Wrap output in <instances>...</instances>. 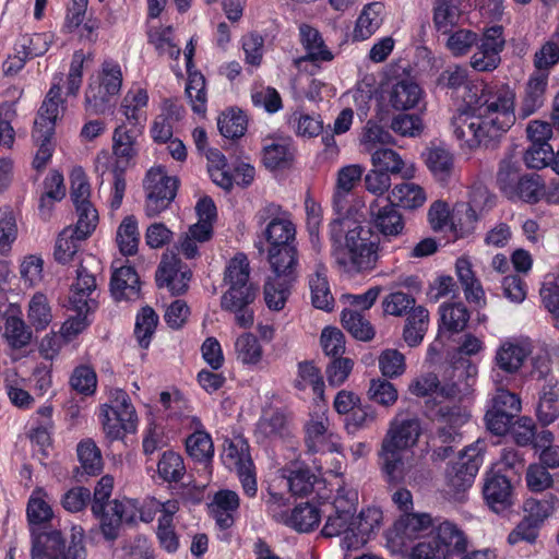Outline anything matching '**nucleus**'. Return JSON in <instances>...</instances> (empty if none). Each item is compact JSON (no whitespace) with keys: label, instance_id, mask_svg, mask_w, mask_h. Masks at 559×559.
Returning a JSON list of instances; mask_svg holds the SVG:
<instances>
[{"label":"nucleus","instance_id":"f704fd0d","mask_svg":"<svg viewBox=\"0 0 559 559\" xmlns=\"http://www.w3.org/2000/svg\"><path fill=\"white\" fill-rule=\"evenodd\" d=\"M3 337L11 349L22 350L31 344L33 333L23 319L11 314L4 320Z\"/></svg>","mask_w":559,"mask_h":559},{"label":"nucleus","instance_id":"6e6552de","mask_svg":"<svg viewBox=\"0 0 559 559\" xmlns=\"http://www.w3.org/2000/svg\"><path fill=\"white\" fill-rule=\"evenodd\" d=\"M467 539L452 522L442 521L412 549V559H452L466 551Z\"/></svg>","mask_w":559,"mask_h":559},{"label":"nucleus","instance_id":"0e129e2a","mask_svg":"<svg viewBox=\"0 0 559 559\" xmlns=\"http://www.w3.org/2000/svg\"><path fill=\"white\" fill-rule=\"evenodd\" d=\"M393 143V136L378 122L369 120L362 131L361 144L369 153L376 148L384 147L386 144Z\"/></svg>","mask_w":559,"mask_h":559},{"label":"nucleus","instance_id":"0eeeda50","mask_svg":"<svg viewBox=\"0 0 559 559\" xmlns=\"http://www.w3.org/2000/svg\"><path fill=\"white\" fill-rule=\"evenodd\" d=\"M477 366L468 359H460L451 367V379L449 382L440 385L439 379L435 373H428L416 379L411 385L409 391L417 396H427L438 392L448 399H461L469 393L476 381Z\"/></svg>","mask_w":559,"mask_h":559},{"label":"nucleus","instance_id":"338daca9","mask_svg":"<svg viewBox=\"0 0 559 559\" xmlns=\"http://www.w3.org/2000/svg\"><path fill=\"white\" fill-rule=\"evenodd\" d=\"M235 348L237 357L242 364L254 365L261 359L262 348L253 334L240 335L235 343Z\"/></svg>","mask_w":559,"mask_h":559},{"label":"nucleus","instance_id":"6ab92c4d","mask_svg":"<svg viewBox=\"0 0 559 559\" xmlns=\"http://www.w3.org/2000/svg\"><path fill=\"white\" fill-rule=\"evenodd\" d=\"M528 356V350L521 344L506 341L500 344L493 357V367L491 371L492 380L496 384H502L503 379L500 372L512 376L523 366Z\"/></svg>","mask_w":559,"mask_h":559},{"label":"nucleus","instance_id":"e433bc0d","mask_svg":"<svg viewBox=\"0 0 559 559\" xmlns=\"http://www.w3.org/2000/svg\"><path fill=\"white\" fill-rule=\"evenodd\" d=\"M300 40L307 50V59L310 61H331L332 52L324 45V40L318 29L307 24L299 27Z\"/></svg>","mask_w":559,"mask_h":559},{"label":"nucleus","instance_id":"79ce46f5","mask_svg":"<svg viewBox=\"0 0 559 559\" xmlns=\"http://www.w3.org/2000/svg\"><path fill=\"white\" fill-rule=\"evenodd\" d=\"M341 321L343 328L358 341L369 342L374 337V328L370 321L357 310L344 309L342 311Z\"/></svg>","mask_w":559,"mask_h":559},{"label":"nucleus","instance_id":"72a5a7b5","mask_svg":"<svg viewBox=\"0 0 559 559\" xmlns=\"http://www.w3.org/2000/svg\"><path fill=\"white\" fill-rule=\"evenodd\" d=\"M455 271L466 300L479 304L484 299L485 293L472 270L471 261L465 257L459 258L455 263Z\"/></svg>","mask_w":559,"mask_h":559},{"label":"nucleus","instance_id":"473e14b6","mask_svg":"<svg viewBox=\"0 0 559 559\" xmlns=\"http://www.w3.org/2000/svg\"><path fill=\"white\" fill-rule=\"evenodd\" d=\"M305 442L311 453H325L337 451V444L332 440V435L328 433L325 424L321 420H310L306 427Z\"/></svg>","mask_w":559,"mask_h":559},{"label":"nucleus","instance_id":"c756f323","mask_svg":"<svg viewBox=\"0 0 559 559\" xmlns=\"http://www.w3.org/2000/svg\"><path fill=\"white\" fill-rule=\"evenodd\" d=\"M384 4L379 1L366 4L354 28V38L365 40L372 36L383 23Z\"/></svg>","mask_w":559,"mask_h":559},{"label":"nucleus","instance_id":"13d9d810","mask_svg":"<svg viewBox=\"0 0 559 559\" xmlns=\"http://www.w3.org/2000/svg\"><path fill=\"white\" fill-rule=\"evenodd\" d=\"M521 177V163L519 159H513V156L501 159L497 173V185L506 197L509 193H514L513 187H515Z\"/></svg>","mask_w":559,"mask_h":559},{"label":"nucleus","instance_id":"09e8293b","mask_svg":"<svg viewBox=\"0 0 559 559\" xmlns=\"http://www.w3.org/2000/svg\"><path fill=\"white\" fill-rule=\"evenodd\" d=\"M140 233L138 221L133 215L126 216L117 230V242L123 255H134L138 252Z\"/></svg>","mask_w":559,"mask_h":559},{"label":"nucleus","instance_id":"4d7b16f0","mask_svg":"<svg viewBox=\"0 0 559 559\" xmlns=\"http://www.w3.org/2000/svg\"><path fill=\"white\" fill-rule=\"evenodd\" d=\"M27 318L36 331L45 330L52 320L51 308L46 295L36 293L28 304Z\"/></svg>","mask_w":559,"mask_h":559},{"label":"nucleus","instance_id":"2f4dec72","mask_svg":"<svg viewBox=\"0 0 559 559\" xmlns=\"http://www.w3.org/2000/svg\"><path fill=\"white\" fill-rule=\"evenodd\" d=\"M514 193H509V200H521L528 204L538 203L545 194V182L543 178L535 173L524 174L513 187Z\"/></svg>","mask_w":559,"mask_h":559},{"label":"nucleus","instance_id":"603ef678","mask_svg":"<svg viewBox=\"0 0 559 559\" xmlns=\"http://www.w3.org/2000/svg\"><path fill=\"white\" fill-rule=\"evenodd\" d=\"M559 509V498L547 492L542 499L530 498L524 502V511L535 523L542 524Z\"/></svg>","mask_w":559,"mask_h":559},{"label":"nucleus","instance_id":"ddd939ff","mask_svg":"<svg viewBox=\"0 0 559 559\" xmlns=\"http://www.w3.org/2000/svg\"><path fill=\"white\" fill-rule=\"evenodd\" d=\"M178 179L167 176L162 167L151 168L143 186L146 191L145 214L155 217L168 209L178 189Z\"/></svg>","mask_w":559,"mask_h":559},{"label":"nucleus","instance_id":"20e7f679","mask_svg":"<svg viewBox=\"0 0 559 559\" xmlns=\"http://www.w3.org/2000/svg\"><path fill=\"white\" fill-rule=\"evenodd\" d=\"M148 95L144 88L130 90L122 99L121 111L124 115L131 128L126 124L118 126L112 134L114 154L128 163L136 155V139L144 128L143 122L146 115L143 108L147 106Z\"/></svg>","mask_w":559,"mask_h":559},{"label":"nucleus","instance_id":"f3484780","mask_svg":"<svg viewBox=\"0 0 559 559\" xmlns=\"http://www.w3.org/2000/svg\"><path fill=\"white\" fill-rule=\"evenodd\" d=\"M138 508L132 500H114L99 513L100 531L107 540H115L123 522H135Z\"/></svg>","mask_w":559,"mask_h":559},{"label":"nucleus","instance_id":"5fc2aeb1","mask_svg":"<svg viewBox=\"0 0 559 559\" xmlns=\"http://www.w3.org/2000/svg\"><path fill=\"white\" fill-rule=\"evenodd\" d=\"M438 415L448 424L438 429L439 439L444 443L453 441L456 433L455 428L466 420L467 415L457 405H442L438 409Z\"/></svg>","mask_w":559,"mask_h":559},{"label":"nucleus","instance_id":"5701e85b","mask_svg":"<svg viewBox=\"0 0 559 559\" xmlns=\"http://www.w3.org/2000/svg\"><path fill=\"white\" fill-rule=\"evenodd\" d=\"M548 86L547 73H534L525 84L523 96L518 108V116L526 119L538 111L545 104Z\"/></svg>","mask_w":559,"mask_h":559},{"label":"nucleus","instance_id":"680f3d73","mask_svg":"<svg viewBox=\"0 0 559 559\" xmlns=\"http://www.w3.org/2000/svg\"><path fill=\"white\" fill-rule=\"evenodd\" d=\"M441 324L451 333L463 331L469 320V311L462 304H452L440 307Z\"/></svg>","mask_w":559,"mask_h":559},{"label":"nucleus","instance_id":"cd10ccee","mask_svg":"<svg viewBox=\"0 0 559 559\" xmlns=\"http://www.w3.org/2000/svg\"><path fill=\"white\" fill-rule=\"evenodd\" d=\"M464 0H435L432 22L438 32L450 33L457 26L463 14L461 8Z\"/></svg>","mask_w":559,"mask_h":559},{"label":"nucleus","instance_id":"a878e982","mask_svg":"<svg viewBox=\"0 0 559 559\" xmlns=\"http://www.w3.org/2000/svg\"><path fill=\"white\" fill-rule=\"evenodd\" d=\"M292 248L288 251L286 245L269 248V262L274 275L295 281L297 278V266L299 264L297 242L289 243Z\"/></svg>","mask_w":559,"mask_h":559},{"label":"nucleus","instance_id":"2eb2a0df","mask_svg":"<svg viewBox=\"0 0 559 559\" xmlns=\"http://www.w3.org/2000/svg\"><path fill=\"white\" fill-rule=\"evenodd\" d=\"M481 462L477 445L468 447L447 469L448 485L457 493L464 492L473 485Z\"/></svg>","mask_w":559,"mask_h":559},{"label":"nucleus","instance_id":"a211bd4d","mask_svg":"<svg viewBox=\"0 0 559 559\" xmlns=\"http://www.w3.org/2000/svg\"><path fill=\"white\" fill-rule=\"evenodd\" d=\"M191 277V270L182 269L181 260L176 254H164L156 271V283L159 287L166 286L173 295L179 296L188 289Z\"/></svg>","mask_w":559,"mask_h":559},{"label":"nucleus","instance_id":"dca6fc26","mask_svg":"<svg viewBox=\"0 0 559 559\" xmlns=\"http://www.w3.org/2000/svg\"><path fill=\"white\" fill-rule=\"evenodd\" d=\"M421 158L435 181L447 187L454 176V155L444 143L430 142L421 152Z\"/></svg>","mask_w":559,"mask_h":559},{"label":"nucleus","instance_id":"c03bdc74","mask_svg":"<svg viewBox=\"0 0 559 559\" xmlns=\"http://www.w3.org/2000/svg\"><path fill=\"white\" fill-rule=\"evenodd\" d=\"M386 199L396 206L416 209L424 204L426 195L424 190L413 182L396 185Z\"/></svg>","mask_w":559,"mask_h":559},{"label":"nucleus","instance_id":"4c0bfd02","mask_svg":"<svg viewBox=\"0 0 559 559\" xmlns=\"http://www.w3.org/2000/svg\"><path fill=\"white\" fill-rule=\"evenodd\" d=\"M26 515L28 523L32 525H40L49 522L53 516L49 497L41 487H36L28 499Z\"/></svg>","mask_w":559,"mask_h":559},{"label":"nucleus","instance_id":"37998d69","mask_svg":"<svg viewBox=\"0 0 559 559\" xmlns=\"http://www.w3.org/2000/svg\"><path fill=\"white\" fill-rule=\"evenodd\" d=\"M52 33H34L21 36L15 44V52L23 53L24 58L33 59L45 55L52 44Z\"/></svg>","mask_w":559,"mask_h":559},{"label":"nucleus","instance_id":"bf43d9fd","mask_svg":"<svg viewBox=\"0 0 559 559\" xmlns=\"http://www.w3.org/2000/svg\"><path fill=\"white\" fill-rule=\"evenodd\" d=\"M158 323V316L148 306L142 308L141 312L136 316L134 335L138 340L140 347L146 349L151 344L153 334L155 333Z\"/></svg>","mask_w":559,"mask_h":559},{"label":"nucleus","instance_id":"f8f14e48","mask_svg":"<svg viewBox=\"0 0 559 559\" xmlns=\"http://www.w3.org/2000/svg\"><path fill=\"white\" fill-rule=\"evenodd\" d=\"M284 497L276 492H271L266 500L267 512L272 518L283 523L297 532L307 533L311 532L320 523V510L310 502H305L296 506L290 512L282 510L285 506Z\"/></svg>","mask_w":559,"mask_h":559},{"label":"nucleus","instance_id":"69168bd1","mask_svg":"<svg viewBox=\"0 0 559 559\" xmlns=\"http://www.w3.org/2000/svg\"><path fill=\"white\" fill-rule=\"evenodd\" d=\"M78 222L75 227H71V231L76 236V239H86L95 230L98 222L97 210L92 203L78 205Z\"/></svg>","mask_w":559,"mask_h":559},{"label":"nucleus","instance_id":"864d4df0","mask_svg":"<svg viewBox=\"0 0 559 559\" xmlns=\"http://www.w3.org/2000/svg\"><path fill=\"white\" fill-rule=\"evenodd\" d=\"M159 477L167 483H178L186 474L182 456L171 450L165 451L157 464Z\"/></svg>","mask_w":559,"mask_h":559},{"label":"nucleus","instance_id":"423d86ee","mask_svg":"<svg viewBox=\"0 0 559 559\" xmlns=\"http://www.w3.org/2000/svg\"><path fill=\"white\" fill-rule=\"evenodd\" d=\"M63 103L61 87L55 84L50 87L37 110L32 131V138L38 146L33 162L36 169L44 168L52 156L55 150L52 136L56 123L63 115Z\"/></svg>","mask_w":559,"mask_h":559},{"label":"nucleus","instance_id":"c9c22d12","mask_svg":"<svg viewBox=\"0 0 559 559\" xmlns=\"http://www.w3.org/2000/svg\"><path fill=\"white\" fill-rule=\"evenodd\" d=\"M287 485L289 491L296 497H307L314 490V485L319 483V477L311 472L308 466L295 465L287 469Z\"/></svg>","mask_w":559,"mask_h":559},{"label":"nucleus","instance_id":"a18cd8bd","mask_svg":"<svg viewBox=\"0 0 559 559\" xmlns=\"http://www.w3.org/2000/svg\"><path fill=\"white\" fill-rule=\"evenodd\" d=\"M64 539L60 532L53 531L45 536V542L35 540L32 547V559H66Z\"/></svg>","mask_w":559,"mask_h":559},{"label":"nucleus","instance_id":"8fccbe9b","mask_svg":"<svg viewBox=\"0 0 559 559\" xmlns=\"http://www.w3.org/2000/svg\"><path fill=\"white\" fill-rule=\"evenodd\" d=\"M294 281L274 275L264 284V301L271 310H282L289 295V287Z\"/></svg>","mask_w":559,"mask_h":559},{"label":"nucleus","instance_id":"7ed1b4c3","mask_svg":"<svg viewBox=\"0 0 559 559\" xmlns=\"http://www.w3.org/2000/svg\"><path fill=\"white\" fill-rule=\"evenodd\" d=\"M250 267L246 254L237 253L228 262L224 272V282L229 286L221 298V307L235 314V321L240 328L253 324L251 305L255 300L258 287L250 283Z\"/></svg>","mask_w":559,"mask_h":559},{"label":"nucleus","instance_id":"e2e57ef3","mask_svg":"<svg viewBox=\"0 0 559 559\" xmlns=\"http://www.w3.org/2000/svg\"><path fill=\"white\" fill-rule=\"evenodd\" d=\"M75 234L71 231V227L64 228L58 236L53 257L61 264L70 262L79 250L80 242L84 239H76Z\"/></svg>","mask_w":559,"mask_h":559},{"label":"nucleus","instance_id":"c85d7f7f","mask_svg":"<svg viewBox=\"0 0 559 559\" xmlns=\"http://www.w3.org/2000/svg\"><path fill=\"white\" fill-rule=\"evenodd\" d=\"M96 289V278L86 266L80 264L76 270V282L72 285L69 305L72 310H84L90 307L93 299L91 294Z\"/></svg>","mask_w":559,"mask_h":559},{"label":"nucleus","instance_id":"f257e3e1","mask_svg":"<svg viewBox=\"0 0 559 559\" xmlns=\"http://www.w3.org/2000/svg\"><path fill=\"white\" fill-rule=\"evenodd\" d=\"M515 93L508 85H484L480 93L469 91L467 109L453 116L451 128L455 138L469 148L495 147L515 122Z\"/></svg>","mask_w":559,"mask_h":559},{"label":"nucleus","instance_id":"1a4fd4ad","mask_svg":"<svg viewBox=\"0 0 559 559\" xmlns=\"http://www.w3.org/2000/svg\"><path fill=\"white\" fill-rule=\"evenodd\" d=\"M122 85V72L117 62L104 61L99 75L92 80L85 92V110L90 115H103L111 107Z\"/></svg>","mask_w":559,"mask_h":559},{"label":"nucleus","instance_id":"39448f33","mask_svg":"<svg viewBox=\"0 0 559 559\" xmlns=\"http://www.w3.org/2000/svg\"><path fill=\"white\" fill-rule=\"evenodd\" d=\"M382 521V511L370 507L362 509L356 519L345 518L329 512L326 522L321 531L324 537H334L344 534L341 546L346 550H357L370 538Z\"/></svg>","mask_w":559,"mask_h":559},{"label":"nucleus","instance_id":"9d476101","mask_svg":"<svg viewBox=\"0 0 559 559\" xmlns=\"http://www.w3.org/2000/svg\"><path fill=\"white\" fill-rule=\"evenodd\" d=\"M110 405H103L99 415L104 432L111 441L119 440L126 433L136 429V413L130 397L123 390H115L110 395Z\"/></svg>","mask_w":559,"mask_h":559},{"label":"nucleus","instance_id":"3c124183","mask_svg":"<svg viewBox=\"0 0 559 559\" xmlns=\"http://www.w3.org/2000/svg\"><path fill=\"white\" fill-rule=\"evenodd\" d=\"M188 81L186 85V95L189 98L192 110L195 114H204L206 110V91H205V78L197 71H187Z\"/></svg>","mask_w":559,"mask_h":559},{"label":"nucleus","instance_id":"49530a36","mask_svg":"<svg viewBox=\"0 0 559 559\" xmlns=\"http://www.w3.org/2000/svg\"><path fill=\"white\" fill-rule=\"evenodd\" d=\"M76 452L82 475L96 476L102 473V452L92 439L82 440L76 447Z\"/></svg>","mask_w":559,"mask_h":559},{"label":"nucleus","instance_id":"b1692460","mask_svg":"<svg viewBox=\"0 0 559 559\" xmlns=\"http://www.w3.org/2000/svg\"><path fill=\"white\" fill-rule=\"evenodd\" d=\"M424 100V91L413 79L397 80L389 92V103L395 110L419 108Z\"/></svg>","mask_w":559,"mask_h":559},{"label":"nucleus","instance_id":"f03ea898","mask_svg":"<svg viewBox=\"0 0 559 559\" xmlns=\"http://www.w3.org/2000/svg\"><path fill=\"white\" fill-rule=\"evenodd\" d=\"M420 423L416 418L391 423L378 450V467L383 480L391 487L400 486L407 475L408 452L420 436Z\"/></svg>","mask_w":559,"mask_h":559},{"label":"nucleus","instance_id":"de8ad7c7","mask_svg":"<svg viewBox=\"0 0 559 559\" xmlns=\"http://www.w3.org/2000/svg\"><path fill=\"white\" fill-rule=\"evenodd\" d=\"M247 116L240 109H229L222 112L217 118V127L221 134L226 139H239L247 130Z\"/></svg>","mask_w":559,"mask_h":559},{"label":"nucleus","instance_id":"6e6d98bb","mask_svg":"<svg viewBox=\"0 0 559 559\" xmlns=\"http://www.w3.org/2000/svg\"><path fill=\"white\" fill-rule=\"evenodd\" d=\"M189 455L200 463L211 462L214 455V445L211 436L204 430H197L186 441Z\"/></svg>","mask_w":559,"mask_h":559},{"label":"nucleus","instance_id":"4468645a","mask_svg":"<svg viewBox=\"0 0 559 559\" xmlns=\"http://www.w3.org/2000/svg\"><path fill=\"white\" fill-rule=\"evenodd\" d=\"M506 39L503 37V27L493 25L484 31L477 43L474 44L476 50L471 57V67L478 72H491L501 63V52L504 49Z\"/></svg>","mask_w":559,"mask_h":559},{"label":"nucleus","instance_id":"a19ab883","mask_svg":"<svg viewBox=\"0 0 559 559\" xmlns=\"http://www.w3.org/2000/svg\"><path fill=\"white\" fill-rule=\"evenodd\" d=\"M263 236L270 247L286 245L288 251L292 250L289 243L297 242L296 227L289 218L284 216L276 222H269L263 230Z\"/></svg>","mask_w":559,"mask_h":559},{"label":"nucleus","instance_id":"774afa93","mask_svg":"<svg viewBox=\"0 0 559 559\" xmlns=\"http://www.w3.org/2000/svg\"><path fill=\"white\" fill-rule=\"evenodd\" d=\"M397 390L386 379H372L368 389L370 401L381 406H392L397 401Z\"/></svg>","mask_w":559,"mask_h":559},{"label":"nucleus","instance_id":"aec40b11","mask_svg":"<svg viewBox=\"0 0 559 559\" xmlns=\"http://www.w3.org/2000/svg\"><path fill=\"white\" fill-rule=\"evenodd\" d=\"M385 204L380 205L379 200H373L369 205L372 226L385 238L396 237L402 234L405 223L397 206L384 199Z\"/></svg>","mask_w":559,"mask_h":559},{"label":"nucleus","instance_id":"412c9836","mask_svg":"<svg viewBox=\"0 0 559 559\" xmlns=\"http://www.w3.org/2000/svg\"><path fill=\"white\" fill-rule=\"evenodd\" d=\"M483 495L488 507L496 513L506 511L512 506L513 488L510 479L501 474L487 475Z\"/></svg>","mask_w":559,"mask_h":559},{"label":"nucleus","instance_id":"9b49d317","mask_svg":"<svg viewBox=\"0 0 559 559\" xmlns=\"http://www.w3.org/2000/svg\"><path fill=\"white\" fill-rule=\"evenodd\" d=\"M344 251L348 261L341 260L340 263H349L357 271L370 270L378 259V237L370 228L357 223L346 231Z\"/></svg>","mask_w":559,"mask_h":559},{"label":"nucleus","instance_id":"393cba45","mask_svg":"<svg viewBox=\"0 0 559 559\" xmlns=\"http://www.w3.org/2000/svg\"><path fill=\"white\" fill-rule=\"evenodd\" d=\"M110 292L116 300H135L140 296V278L135 269L123 265L112 272Z\"/></svg>","mask_w":559,"mask_h":559},{"label":"nucleus","instance_id":"58836bf2","mask_svg":"<svg viewBox=\"0 0 559 559\" xmlns=\"http://www.w3.org/2000/svg\"><path fill=\"white\" fill-rule=\"evenodd\" d=\"M428 322V310L424 307L418 306L409 312L403 331V338L408 346L415 347L423 342Z\"/></svg>","mask_w":559,"mask_h":559},{"label":"nucleus","instance_id":"4be33fe9","mask_svg":"<svg viewBox=\"0 0 559 559\" xmlns=\"http://www.w3.org/2000/svg\"><path fill=\"white\" fill-rule=\"evenodd\" d=\"M438 524L428 513L402 514L394 523V538L401 546L423 536L427 531L435 530Z\"/></svg>","mask_w":559,"mask_h":559},{"label":"nucleus","instance_id":"052dcab7","mask_svg":"<svg viewBox=\"0 0 559 559\" xmlns=\"http://www.w3.org/2000/svg\"><path fill=\"white\" fill-rule=\"evenodd\" d=\"M293 158L294 148L286 142L272 143L263 151V163L270 169L287 168Z\"/></svg>","mask_w":559,"mask_h":559},{"label":"nucleus","instance_id":"ea45409f","mask_svg":"<svg viewBox=\"0 0 559 559\" xmlns=\"http://www.w3.org/2000/svg\"><path fill=\"white\" fill-rule=\"evenodd\" d=\"M221 457L223 464L230 471H237L239 467L253 463L249 453V444L242 438L226 440Z\"/></svg>","mask_w":559,"mask_h":559},{"label":"nucleus","instance_id":"7c9ffc66","mask_svg":"<svg viewBox=\"0 0 559 559\" xmlns=\"http://www.w3.org/2000/svg\"><path fill=\"white\" fill-rule=\"evenodd\" d=\"M559 417V382L555 377L542 388L537 406V418L543 426L552 424Z\"/></svg>","mask_w":559,"mask_h":559},{"label":"nucleus","instance_id":"bb28decb","mask_svg":"<svg viewBox=\"0 0 559 559\" xmlns=\"http://www.w3.org/2000/svg\"><path fill=\"white\" fill-rule=\"evenodd\" d=\"M308 283L313 307L320 310L331 311L333 309L334 298L330 290L328 267L324 263L321 261L314 263V270L309 275Z\"/></svg>","mask_w":559,"mask_h":559}]
</instances>
